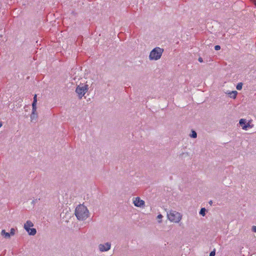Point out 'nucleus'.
Instances as JSON below:
<instances>
[{
	"mask_svg": "<svg viewBox=\"0 0 256 256\" xmlns=\"http://www.w3.org/2000/svg\"><path fill=\"white\" fill-rule=\"evenodd\" d=\"M75 216L79 220H84L90 216V212L84 204L78 205L75 209Z\"/></svg>",
	"mask_w": 256,
	"mask_h": 256,
	"instance_id": "obj_1",
	"label": "nucleus"
},
{
	"mask_svg": "<svg viewBox=\"0 0 256 256\" xmlns=\"http://www.w3.org/2000/svg\"><path fill=\"white\" fill-rule=\"evenodd\" d=\"M111 248V243L106 242L104 244H100L98 245V250L100 252H106Z\"/></svg>",
	"mask_w": 256,
	"mask_h": 256,
	"instance_id": "obj_7",
	"label": "nucleus"
},
{
	"mask_svg": "<svg viewBox=\"0 0 256 256\" xmlns=\"http://www.w3.org/2000/svg\"><path fill=\"white\" fill-rule=\"evenodd\" d=\"M16 230L14 228H11L10 234V236H13L15 234Z\"/></svg>",
	"mask_w": 256,
	"mask_h": 256,
	"instance_id": "obj_18",
	"label": "nucleus"
},
{
	"mask_svg": "<svg viewBox=\"0 0 256 256\" xmlns=\"http://www.w3.org/2000/svg\"><path fill=\"white\" fill-rule=\"evenodd\" d=\"M1 234L6 238H10V234L9 232H6L4 230H2Z\"/></svg>",
	"mask_w": 256,
	"mask_h": 256,
	"instance_id": "obj_9",
	"label": "nucleus"
},
{
	"mask_svg": "<svg viewBox=\"0 0 256 256\" xmlns=\"http://www.w3.org/2000/svg\"><path fill=\"white\" fill-rule=\"evenodd\" d=\"M198 61L200 62H203L202 58H199Z\"/></svg>",
	"mask_w": 256,
	"mask_h": 256,
	"instance_id": "obj_22",
	"label": "nucleus"
},
{
	"mask_svg": "<svg viewBox=\"0 0 256 256\" xmlns=\"http://www.w3.org/2000/svg\"><path fill=\"white\" fill-rule=\"evenodd\" d=\"M216 254V253H215V252L214 251H212L210 252V256H214Z\"/></svg>",
	"mask_w": 256,
	"mask_h": 256,
	"instance_id": "obj_21",
	"label": "nucleus"
},
{
	"mask_svg": "<svg viewBox=\"0 0 256 256\" xmlns=\"http://www.w3.org/2000/svg\"><path fill=\"white\" fill-rule=\"evenodd\" d=\"M214 49L216 50H220V46L218 45H217V46H214Z\"/></svg>",
	"mask_w": 256,
	"mask_h": 256,
	"instance_id": "obj_20",
	"label": "nucleus"
},
{
	"mask_svg": "<svg viewBox=\"0 0 256 256\" xmlns=\"http://www.w3.org/2000/svg\"><path fill=\"white\" fill-rule=\"evenodd\" d=\"M36 104H37V95L36 94H34V100H33V102L32 104V106L34 105L35 106H36Z\"/></svg>",
	"mask_w": 256,
	"mask_h": 256,
	"instance_id": "obj_14",
	"label": "nucleus"
},
{
	"mask_svg": "<svg viewBox=\"0 0 256 256\" xmlns=\"http://www.w3.org/2000/svg\"><path fill=\"white\" fill-rule=\"evenodd\" d=\"M132 204L136 207L144 208L145 207V202L140 197H134L132 199Z\"/></svg>",
	"mask_w": 256,
	"mask_h": 256,
	"instance_id": "obj_6",
	"label": "nucleus"
},
{
	"mask_svg": "<svg viewBox=\"0 0 256 256\" xmlns=\"http://www.w3.org/2000/svg\"><path fill=\"white\" fill-rule=\"evenodd\" d=\"M156 218L158 220V222L160 224L162 222V218H163V216L161 214H159L157 216Z\"/></svg>",
	"mask_w": 256,
	"mask_h": 256,
	"instance_id": "obj_16",
	"label": "nucleus"
},
{
	"mask_svg": "<svg viewBox=\"0 0 256 256\" xmlns=\"http://www.w3.org/2000/svg\"><path fill=\"white\" fill-rule=\"evenodd\" d=\"M252 230L254 232H256V226H253L252 228Z\"/></svg>",
	"mask_w": 256,
	"mask_h": 256,
	"instance_id": "obj_19",
	"label": "nucleus"
},
{
	"mask_svg": "<svg viewBox=\"0 0 256 256\" xmlns=\"http://www.w3.org/2000/svg\"><path fill=\"white\" fill-rule=\"evenodd\" d=\"M242 82H240L237 84L236 88L238 90H241L242 88Z\"/></svg>",
	"mask_w": 256,
	"mask_h": 256,
	"instance_id": "obj_17",
	"label": "nucleus"
},
{
	"mask_svg": "<svg viewBox=\"0 0 256 256\" xmlns=\"http://www.w3.org/2000/svg\"><path fill=\"white\" fill-rule=\"evenodd\" d=\"M239 124L242 126V128L244 130H247L248 128H250V123L246 122V120L245 119H240V120Z\"/></svg>",
	"mask_w": 256,
	"mask_h": 256,
	"instance_id": "obj_8",
	"label": "nucleus"
},
{
	"mask_svg": "<svg viewBox=\"0 0 256 256\" xmlns=\"http://www.w3.org/2000/svg\"><path fill=\"white\" fill-rule=\"evenodd\" d=\"M227 94H228V96L230 98H236V95L238 94V92L234 90V91L230 92Z\"/></svg>",
	"mask_w": 256,
	"mask_h": 256,
	"instance_id": "obj_10",
	"label": "nucleus"
},
{
	"mask_svg": "<svg viewBox=\"0 0 256 256\" xmlns=\"http://www.w3.org/2000/svg\"><path fill=\"white\" fill-rule=\"evenodd\" d=\"M30 117L31 122L36 121L38 118V114H31Z\"/></svg>",
	"mask_w": 256,
	"mask_h": 256,
	"instance_id": "obj_12",
	"label": "nucleus"
},
{
	"mask_svg": "<svg viewBox=\"0 0 256 256\" xmlns=\"http://www.w3.org/2000/svg\"><path fill=\"white\" fill-rule=\"evenodd\" d=\"M164 52V49L156 47L152 49L150 53L148 58L150 60H160Z\"/></svg>",
	"mask_w": 256,
	"mask_h": 256,
	"instance_id": "obj_2",
	"label": "nucleus"
},
{
	"mask_svg": "<svg viewBox=\"0 0 256 256\" xmlns=\"http://www.w3.org/2000/svg\"><path fill=\"white\" fill-rule=\"evenodd\" d=\"M88 89V84H82L77 86L76 92L78 94V98H82L87 92Z\"/></svg>",
	"mask_w": 256,
	"mask_h": 256,
	"instance_id": "obj_5",
	"label": "nucleus"
},
{
	"mask_svg": "<svg viewBox=\"0 0 256 256\" xmlns=\"http://www.w3.org/2000/svg\"><path fill=\"white\" fill-rule=\"evenodd\" d=\"M206 210L205 208H201V210L200 212V215H202V216H204L206 215Z\"/></svg>",
	"mask_w": 256,
	"mask_h": 256,
	"instance_id": "obj_15",
	"label": "nucleus"
},
{
	"mask_svg": "<svg viewBox=\"0 0 256 256\" xmlns=\"http://www.w3.org/2000/svg\"><path fill=\"white\" fill-rule=\"evenodd\" d=\"M2 126V122L0 121V128Z\"/></svg>",
	"mask_w": 256,
	"mask_h": 256,
	"instance_id": "obj_24",
	"label": "nucleus"
},
{
	"mask_svg": "<svg viewBox=\"0 0 256 256\" xmlns=\"http://www.w3.org/2000/svg\"><path fill=\"white\" fill-rule=\"evenodd\" d=\"M252 2L256 6V0H252Z\"/></svg>",
	"mask_w": 256,
	"mask_h": 256,
	"instance_id": "obj_23",
	"label": "nucleus"
},
{
	"mask_svg": "<svg viewBox=\"0 0 256 256\" xmlns=\"http://www.w3.org/2000/svg\"><path fill=\"white\" fill-rule=\"evenodd\" d=\"M167 218L172 222L178 223L182 218V215L175 210H170L167 212Z\"/></svg>",
	"mask_w": 256,
	"mask_h": 256,
	"instance_id": "obj_3",
	"label": "nucleus"
},
{
	"mask_svg": "<svg viewBox=\"0 0 256 256\" xmlns=\"http://www.w3.org/2000/svg\"><path fill=\"white\" fill-rule=\"evenodd\" d=\"M34 226L32 222L30 220H27L24 224V228L30 236H34L36 234V230L32 228Z\"/></svg>",
	"mask_w": 256,
	"mask_h": 256,
	"instance_id": "obj_4",
	"label": "nucleus"
},
{
	"mask_svg": "<svg viewBox=\"0 0 256 256\" xmlns=\"http://www.w3.org/2000/svg\"><path fill=\"white\" fill-rule=\"evenodd\" d=\"M36 108H37L36 106H35L34 105L32 106V114H38V113L36 112Z\"/></svg>",
	"mask_w": 256,
	"mask_h": 256,
	"instance_id": "obj_13",
	"label": "nucleus"
},
{
	"mask_svg": "<svg viewBox=\"0 0 256 256\" xmlns=\"http://www.w3.org/2000/svg\"><path fill=\"white\" fill-rule=\"evenodd\" d=\"M190 136L192 138H196L197 137V134L196 131L192 130L191 134H190Z\"/></svg>",
	"mask_w": 256,
	"mask_h": 256,
	"instance_id": "obj_11",
	"label": "nucleus"
}]
</instances>
